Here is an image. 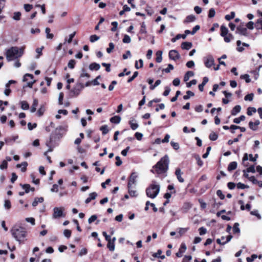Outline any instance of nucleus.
I'll return each instance as SVG.
<instances>
[{
  "label": "nucleus",
  "mask_w": 262,
  "mask_h": 262,
  "mask_svg": "<svg viewBox=\"0 0 262 262\" xmlns=\"http://www.w3.org/2000/svg\"><path fill=\"white\" fill-rule=\"evenodd\" d=\"M169 163V157L166 155L152 167V169L150 170V171L153 173H156L158 176L161 174L166 176V173L168 169Z\"/></svg>",
  "instance_id": "f257e3e1"
},
{
  "label": "nucleus",
  "mask_w": 262,
  "mask_h": 262,
  "mask_svg": "<svg viewBox=\"0 0 262 262\" xmlns=\"http://www.w3.org/2000/svg\"><path fill=\"white\" fill-rule=\"evenodd\" d=\"M25 47H12L7 49L5 55L8 61L15 60L21 57L24 54Z\"/></svg>",
  "instance_id": "f03ea898"
},
{
  "label": "nucleus",
  "mask_w": 262,
  "mask_h": 262,
  "mask_svg": "<svg viewBox=\"0 0 262 262\" xmlns=\"http://www.w3.org/2000/svg\"><path fill=\"white\" fill-rule=\"evenodd\" d=\"M10 232L13 237L19 243H23L26 240L27 231L24 228L14 226Z\"/></svg>",
  "instance_id": "7ed1b4c3"
},
{
  "label": "nucleus",
  "mask_w": 262,
  "mask_h": 262,
  "mask_svg": "<svg viewBox=\"0 0 262 262\" xmlns=\"http://www.w3.org/2000/svg\"><path fill=\"white\" fill-rule=\"evenodd\" d=\"M160 186L155 181H152L151 184L146 189V194L147 197L155 199L159 194Z\"/></svg>",
  "instance_id": "20e7f679"
},
{
  "label": "nucleus",
  "mask_w": 262,
  "mask_h": 262,
  "mask_svg": "<svg viewBox=\"0 0 262 262\" xmlns=\"http://www.w3.org/2000/svg\"><path fill=\"white\" fill-rule=\"evenodd\" d=\"M84 88V86L83 84L81 82H77L71 90V93L72 94L73 96L77 97L80 94Z\"/></svg>",
  "instance_id": "39448f33"
},
{
  "label": "nucleus",
  "mask_w": 262,
  "mask_h": 262,
  "mask_svg": "<svg viewBox=\"0 0 262 262\" xmlns=\"http://www.w3.org/2000/svg\"><path fill=\"white\" fill-rule=\"evenodd\" d=\"M64 208L63 207H54L53 208V213L52 217L54 219L64 217L65 214L63 213Z\"/></svg>",
  "instance_id": "423d86ee"
},
{
  "label": "nucleus",
  "mask_w": 262,
  "mask_h": 262,
  "mask_svg": "<svg viewBox=\"0 0 262 262\" xmlns=\"http://www.w3.org/2000/svg\"><path fill=\"white\" fill-rule=\"evenodd\" d=\"M34 76L32 74H26L23 78V80L24 81H28V80H30V81H29L27 83V86L32 88L33 84L35 82V80L33 79Z\"/></svg>",
  "instance_id": "0eeeda50"
},
{
  "label": "nucleus",
  "mask_w": 262,
  "mask_h": 262,
  "mask_svg": "<svg viewBox=\"0 0 262 262\" xmlns=\"http://www.w3.org/2000/svg\"><path fill=\"white\" fill-rule=\"evenodd\" d=\"M204 61L205 66L208 68H211L214 64V59L212 56L210 55L204 57Z\"/></svg>",
  "instance_id": "6e6552de"
},
{
  "label": "nucleus",
  "mask_w": 262,
  "mask_h": 262,
  "mask_svg": "<svg viewBox=\"0 0 262 262\" xmlns=\"http://www.w3.org/2000/svg\"><path fill=\"white\" fill-rule=\"evenodd\" d=\"M138 178V174L136 172H133L129 177V181L128 182V188H131L132 186L135 184L136 182V179Z\"/></svg>",
  "instance_id": "1a4fd4ad"
},
{
  "label": "nucleus",
  "mask_w": 262,
  "mask_h": 262,
  "mask_svg": "<svg viewBox=\"0 0 262 262\" xmlns=\"http://www.w3.org/2000/svg\"><path fill=\"white\" fill-rule=\"evenodd\" d=\"M169 57L170 59L176 61L180 58V55L177 50H172L169 52Z\"/></svg>",
  "instance_id": "9d476101"
},
{
  "label": "nucleus",
  "mask_w": 262,
  "mask_h": 262,
  "mask_svg": "<svg viewBox=\"0 0 262 262\" xmlns=\"http://www.w3.org/2000/svg\"><path fill=\"white\" fill-rule=\"evenodd\" d=\"M235 33L241 35H244L245 36H248L247 28L242 26H238L237 27Z\"/></svg>",
  "instance_id": "9b49d317"
},
{
  "label": "nucleus",
  "mask_w": 262,
  "mask_h": 262,
  "mask_svg": "<svg viewBox=\"0 0 262 262\" xmlns=\"http://www.w3.org/2000/svg\"><path fill=\"white\" fill-rule=\"evenodd\" d=\"M186 246L184 243H182L179 248V251L176 253L177 257H181L182 256L183 254L186 250Z\"/></svg>",
  "instance_id": "f8f14e48"
},
{
  "label": "nucleus",
  "mask_w": 262,
  "mask_h": 262,
  "mask_svg": "<svg viewBox=\"0 0 262 262\" xmlns=\"http://www.w3.org/2000/svg\"><path fill=\"white\" fill-rule=\"evenodd\" d=\"M183 174V172H182L181 170L179 168H177L176 169L175 174L177 176V179L180 183H183L184 182V179L182 177V174Z\"/></svg>",
  "instance_id": "ddd939ff"
},
{
  "label": "nucleus",
  "mask_w": 262,
  "mask_h": 262,
  "mask_svg": "<svg viewBox=\"0 0 262 262\" xmlns=\"http://www.w3.org/2000/svg\"><path fill=\"white\" fill-rule=\"evenodd\" d=\"M128 123H129L130 128L133 130H136L139 127V125L137 123V121L134 119H132L131 120H130L129 121Z\"/></svg>",
  "instance_id": "4468645a"
},
{
  "label": "nucleus",
  "mask_w": 262,
  "mask_h": 262,
  "mask_svg": "<svg viewBox=\"0 0 262 262\" xmlns=\"http://www.w3.org/2000/svg\"><path fill=\"white\" fill-rule=\"evenodd\" d=\"M249 181L253 184L257 185L259 187H262V181L257 180L254 176H251L250 178H249Z\"/></svg>",
  "instance_id": "2eb2a0df"
},
{
  "label": "nucleus",
  "mask_w": 262,
  "mask_h": 262,
  "mask_svg": "<svg viewBox=\"0 0 262 262\" xmlns=\"http://www.w3.org/2000/svg\"><path fill=\"white\" fill-rule=\"evenodd\" d=\"M97 196V193L95 192L91 193L89 194V197L85 200V203L88 204L91 202V201L95 200Z\"/></svg>",
  "instance_id": "dca6fc26"
},
{
  "label": "nucleus",
  "mask_w": 262,
  "mask_h": 262,
  "mask_svg": "<svg viewBox=\"0 0 262 262\" xmlns=\"http://www.w3.org/2000/svg\"><path fill=\"white\" fill-rule=\"evenodd\" d=\"M241 110V107L239 105L235 106L231 111V114L232 116L236 115Z\"/></svg>",
  "instance_id": "f3484780"
},
{
  "label": "nucleus",
  "mask_w": 262,
  "mask_h": 262,
  "mask_svg": "<svg viewBox=\"0 0 262 262\" xmlns=\"http://www.w3.org/2000/svg\"><path fill=\"white\" fill-rule=\"evenodd\" d=\"M100 66L99 64L96 62H93L89 66V69L92 71H98L100 69Z\"/></svg>",
  "instance_id": "a211bd4d"
},
{
  "label": "nucleus",
  "mask_w": 262,
  "mask_h": 262,
  "mask_svg": "<svg viewBox=\"0 0 262 262\" xmlns=\"http://www.w3.org/2000/svg\"><path fill=\"white\" fill-rule=\"evenodd\" d=\"M192 46V44L190 42H183L181 44V48L183 50H189L190 49Z\"/></svg>",
  "instance_id": "6ab92c4d"
},
{
  "label": "nucleus",
  "mask_w": 262,
  "mask_h": 262,
  "mask_svg": "<svg viewBox=\"0 0 262 262\" xmlns=\"http://www.w3.org/2000/svg\"><path fill=\"white\" fill-rule=\"evenodd\" d=\"M28 166V163L27 162H23L20 164H18L16 165L17 168L21 167V171L22 172H25L27 170V167Z\"/></svg>",
  "instance_id": "aec40b11"
},
{
  "label": "nucleus",
  "mask_w": 262,
  "mask_h": 262,
  "mask_svg": "<svg viewBox=\"0 0 262 262\" xmlns=\"http://www.w3.org/2000/svg\"><path fill=\"white\" fill-rule=\"evenodd\" d=\"M38 104V101L37 99H34L33 101L32 105L31 107L30 112L31 113H34L36 110V107Z\"/></svg>",
  "instance_id": "412c9836"
},
{
  "label": "nucleus",
  "mask_w": 262,
  "mask_h": 262,
  "mask_svg": "<svg viewBox=\"0 0 262 262\" xmlns=\"http://www.w3.org/2000/svg\"><path fill=\"white\" fill-rule=\"evenodd\" d=\"M208 78L207 77H204L203 79V82L201 84L199 85V89L201 92L204 90V85L208 82Z\"/></svg>",
  "instance_id": "4be33fe9"
},
{
  "label": "nucleus",
  "mask_w": 262,
  "mask_h": 262,
  "mask_svg": "<svg viewBox=\"0 0 262 262\" xmlns=\"http://www.w3.org/2000/svg\"><path fill=\"white\" fill-rule=\"evenodd\" d=\"M237 163L236 162H232L229 163L228 166V170L231 171L237 168Z\"/></svg>",
  "instance_id": "5701e85b"
},
{
  "label": "nucleus",
  "mask_w": 262,
  "mask_h": 262,
  "mask_svg": "<svg viewBox=\"0 0 262 262\" xmlns=\"http://www.w3.org/2000/svg\"><path fill=\"white\" fill-rule=\"evenodd\" d=\"M196 18L193 15H190L186 17L185 19L184 23H189L194 21L195 20Z\"/></svg>",
  "instance_id": "b1692460"
},
{
  "label": "nucleus",
  "mask_w": 262,
  "mask_h": 262,
  "mask_svg": "<svg viewBox=\"0 0 262 262\" xmlns=\"http://www.w3.org/2000/svg\"><path fill=\"white\" fill-rule=\"evenodd\" d=\"M46 108L44 105H42L37 112L36 115L38 117H41L43 115L45 112Z\"/></svg>",
  "instance_id": "393cba45"
},
{
  "label": "nucleus",
  "mask_w": 262,
  "mask_h": 262,
  "mask_svg": "<svg viewBox=\"0 0 262 262\" xmlns=\"http://www.w3.org/2000/svg\"><path fill=\"white\" fill-rule=\"evenodd\" d=\"M43 198L42 197H40V198H35L34 199V201L32 203V206L33 207H35L36 206L38 203H42L43 202Z\"/></svg>",
  "instance_id": "a878e982"
},
{
  "label": "nucleus",
  "mask_w": 262,
  "mask_h": 262,
  "mask_svg": "<svg viewBox=\"0 0 262 262\" xmlns=\"http://www.w3.org/2000/svg\"><path fill=\"white\" fill-rule=\"evenodd\" d=\"M221 35L223 37L228 35V28L224 26H222L221 27Z\"/></svg>",
  "instance_id": "bb28decb"
},
{
  "label": "nucleus",
  "mask_w": 262,
  "mask_h": 262,
  "mask_svg": "<svg viewBox=\"0 0 262 262\" xmlns=\"http://www.w3.org/2000/svg\"><path fill=\"white\" fill-rule=\"evenodd\" d=\"M120 121H121V118H120V117L118 116H114L110 119V121L112 123H113L115 124L119 123Z\"/></svg>",
  "instance_id": "cd10ccee"
},
{
  "label": "nucleus",
  "mask_w": 262,
  "mask_h": 262,
  "mask_svg": "<svg viewBox=\"0 0 262 262\" xmlns=\"http://www.w3.org/2000/svg\"><path fill=\"white\" fill-rule=\"evenodd\" d=\"M18 138V136H13L11 137H7L5 139V141L7 143H10L12 142H14Z\"/></svg>",
  "instance_id": "c85d7f7f"
},
{
  "label": "nucleus",
  "mask_w": 262,
  "mask_h": 262,
  "mask_svg": "<svg viewBox=\"0 0 262 262\" xmlns=\"http://www.w3.org/2000/svg\"><path fill=\"white\" fill-rule=\"evenodd\" d=\"M194 75V73L192 71H188L184 75V80L187 81L190 77H192Z\"/></svg>",
  "instance_id": "c756f323"
},
{
  "label": "nucleus",
  "mask_w": 262,
  "mask_h": 262,
  "mask_svg": "<svg viewBox=\"0 0 262 262\" xmlns=\"http://www.w3.org/2000/svg\"><path fill=\"white\" fill-rule=\"evenodd\" d=\"M21 108L24 110H27L29 108V105L26 101H20Z\"/></svg>",
  "instance_id": "7c9ffc66"
},
{
  "label": "nucleus",
  "mask_w": 262,
  "mask_h": 262,
  "mask_svg": "<svg viewBox=\"0 0 262 262\" xmlns=\"http://www.w3.org/2000/svg\"><path fill=\"white\" fill-rule=\"evenodd\" d=\"M162 52L161 51H158L156 53L157 57L156 58V61L158 63H160L162 61Z\"/></svg>",
  "instance_id": "2f4dec72"
},
{
  "label": "nucleus",
  "mask_w": 262,
  "mask_h": 262,
  "mask_svg": "<svg viewBox=\"0 0 262 262\" xmlns=\"http://www.w3.org/2000/svg\"><path fill=\"white\" fill-rule=\"evenodd\" d=\"M22 188L25 190V192L26 193H28L29 191H30V185L29 184H24V185H21ZM31 190L32 191H34V188H32L31 189Z\"/></svg>",
  "instance_id": "473e14b6"
},
{
  "label": "nucleus",
  "mask_w": 262,
  "mask_h": 262,
  "mask_svg": "<svg viewBox=\"0 0 262 262\" xmlns=\"http://www.w3.org/2000/svg\"><path fill=\"white\" fill-rule=\"evenodd\" d=\"M255 27L257 29L262 30V18H259L257 20L255 24Z\"/></svg>",
  "instance_id": "72a5a7b5"
},
{
  "label": "nucleus",
  "mask_w": 262,
  "mask_h": 262,
  "mask_svg": "<svg viewBox=\"0 0 262 262\" xmlns=\"http://www.w3.org/2000/svg\"><path fill=\"white\" fill-rule=\"evenodd\" d=\"M245 119V116L244 115H242L238 118H234L233 120V122L236 124H239L241 121H244Z\"/></svg>",
  "instance_id": "f704fd0d"
},
{
  "label": "nucleus",
  "mask_w": 262,
  "mask_h": 262,
  "mask_svg": "<svg viewBox=\"0 0 262 262\" xmlns=\"http://www.w3.org/2000/svg\"><path fill=\"white\" fill-rule=\"evenodd\" d=\"M233 232L234 233L239 234L240 233V229L239 228V224L238 223H236L234 224L233 227Z\"/></svg>",
  "instance_id": "c9c22d12"
},
{
  "label": "nucleus",
  "mask_w": 262,
  "mask_h": 262,
  "mask_svg": "<svg viewBox=\"0 0 262 262\" xmlns=\"http://www.w3.org/2000/svg\"><path fill=\"white\" fill-rule=\"evenodd\" d=\"M194 95V94L193 92L190 91H188L186 92V95L183 96V99L185 100H187L189 99L190 97L193 96Z\"/></svg>",
  "instance_id": "e433bc0d"
},
{
  "label": "nucleus",
  "mask_w": 262,
  "mask_h": 262,
  "mask_svg": "<svg viewBox=\"0 0 262 262\" xmlns=\"http://www.w3.org/2000/svg\"><path fill=\"white\" fill-rule=\"evenodd\" d=\"M90 77V75L89 74L86 73L84 70H82V73L80 75V79L82 80V79L83 78H86L89 79Z\"/></svg>",
  "instance_id": "4c0bfd02"
},
{
  "label": "nucleus",
  "mask_w": 262,
  "mask_h": 262,
  "mask_svg": "<svg viewBox=\"0 0 262 262\" xmlns=\"http://www.w3.org/2000/svg\"><path fill=\"white\" fill-rule=\"evenodd\" d=\"M50 29L49 28H46V36L47 38L48 39H52L53 38V34L52 33H50Z\"/></svg>",
  "instance_id": "58836bf2"
},
{
  "label": "nucleus",
  "mask_w": 262,
  "mask_h": 262,
  "mask_svg": "<svg viewBox=\"0 0 262 262\" xmlns=\"http://www.w3.org/2000/svg\"><path fill=\"white\" fill-rule=\"evenodd\" d=\"M256 112V110L255 107H249L247 109V115L248 116L252 115L253 113H255Z\"/></svg>",
  "instance_id": "ea45409f"
},
{
  "label": "nucleus",
  "mask_w": 262,
  "mask_h": 262,
  "mask_svg": "<svg viewBox=\"0 0 262 262\" xmlns=\"http://www.w3.org/2000/svg\"><path fill=\"white\" fill-rule=\"evenodd\" d=\"M76 62L74 59L70 60L68 64V67L71 69H74L76 64Z\"/></svg>",
  "instance_id": "a19ab883"
},
{
  "label": "nucleus",
  "mask_w": 262,
  "mask_h": 262,
  "mask_svg": "<svg viewBox=\"0 0 262 262\" xmlns=\"http://www.w3.org/2000/svg\"><path fill=\"white\" fill-rule=\"evenodd\" d=\"M107 247L111 251H114L115 250V244L111 241H108L107 244Z\"/></svg>",
  "instance_id": "79ce46f5"
},
{
  "label": "nucleus",
  "mask_w": 262,
  "mask_h": 262,
  "mask_svg": "<svg viewBox=\"0 0 262 262\" xmlns=\"http://www.w3.org/2000/svg\"><path fill=\"white\" fill-rule=\"evenodd\" d=\"M139 63H138V62L137 61H136L135 62V68L137 69L141 68L143 66V61L142 59H139Z\"/></svg>",
  "instance_id": "37998d69"
},
{
  "label": "nucleus",
  "mask_w": 262,
  "mask_h": 262,
  "mask_svg": "<svg viewBox=\"0 0 262 262\" xmlns=\"http://www.w3.org/2000/svg\"><path fill=\"white\" fill-rule=\"evenodd\" d=\"M233 38V36L232 34H229L225 36H224V39L225 42H229L231 39Z\"/></svg>",
  "instance_id": "c03bdc74"
},
{
  "label": "nucleus",
  "mask_w": 262,
  "mask_h": 262,
  "mask_svg": "<svg viewBox=\"0 0 262 262\" xmlns=\"http://www.w3.org/2000/svg\"><path fill=\"white\" fill-rule=\"evenodd\" d=\"M240 77L241 79H244L247 83H249L251 81L249 75L248 74L242 75H241Z\"/></svg>",
  "instance_id": "a18cd8bd"
},
{
  "label": "nucleus",
  "mask_w": 262,
  "mask_h": 262,
  "mask_svg": "<svg viewBox=\"0 0 262 262\" xmlns=\"http://www.w3.org/2000/svg\"><path fill=\"white\" fill-rule=\"evenodd\" d=\"M218 138V135L214 132L211 133L209 135V139L211 141H215Z\"/></svg>",
  "instance_id": "49530a36"
},
{
  "label": "nucleus",
  "mask_w": 262,
  "mask_h": 262,
  "mask_svg": "<svg viewBox=\"0 0 262 262\" xmlns=\"http://www.w3.org/2000/svg\"><path fill=\"white\" fill-rule=\"evenodd\" d=\"M181 37L185 39L186 38V35L178 34L175 37L171 39V41L172 42H174L177 40L179 39Z\"/></svg>",
  "instance_id": "de8ad7c7"
},
{
  "label": "nucleus",
  "mask_w": 262,
  "mask_h": 262,
  "mask_svg": "<svg viewBox=\"0 0 262 262\" xmlns=\"http://www.w3.org/2000/svg\"><path fill=\"white\" fill-rule=\"evenodd\" d=\"M235 17V13L234 12H231L230 14L226 15L225 16V19L227 20H230L233 19Z\"/></svg>",
  "instance_id": "09e8293b"
},
{
  "label": "nucleus",
  "mask_w": 262,
  "mask_h": 262,
  "mask_svg": "<svg viewBox=\"0 0 262 262\" xmlns=\"http://www.w3.org/2000/svg\"><path fill=\"white\" fill-rule=\"evenodd\" d=\"M122 41L125 43H130L131 41L130 37L128 35H125L123 38Z\"/></svg>",
  "instance_id": "8fccbe9b"
},
{
  "label": "nucleus",
  "mask_w": 262,
  "mask_h": 262,
  "mask_svg": "<svg viewBox=\"0 0 262 262\" xmlns=\"http://www.w3.org/2000/svg\"><path fill=\"white\" fill-rule=\"evenodd\" d=\"M254 95L253 93H251L249 94H248L245 96L244 99L246 101H251L253 99Z\"/></svg>",
  "instance_id": "3c124183"
},
{
  "label": "nucleus",
  "mask_w": 262,
  "mask_h": 262,
  "mask_svg": "<svg viewBox=\"0 0 262 262\" xmlns=\"http://www.w3.org/2000/svg\"><path fill=\"white\" fill-rule=\"evenodd\" d=\"M9 87H10V86L8 85V84H6L5 90L4 91V94L6 96H9L11 92V91Z\"/></svg>",
  "instance_id": "603ef678"
},
{
  "label": "nucleus",
  "mask_w": 262,
  "mask_h": 262,
  "mask_svg": "<svg viewBox=\"0 0 262 262\" xmlns=\"http://www.w3.org/2000/svg\"><path fill=\"white\" fill-rule=\"evenodd\" d=\"M140 32L142 34H144V33H146V25H145V23L143 22L142 24H141V29H140Z\"/></svg>",
  "instance_id": "864d4df0"
},
{
  "label": "nucleus",
  "mask_w": 262,
  "mask_h": 262,
  "mask_svg": "<svg viewBox=\"0 0 262 262\" xmlns=\"http://www.w3.org/2000/svg\"><path fill=\"white\" fill-rule=\"evenodd\" d=\"M215 11L214 8H211L209 10L208 13V17L212 18L213 17L215 16Z\"/></svg>",
  "instance_id": "5fc2aeb1"
},
{
  "label": "nucleus",
  "mask_w": 262,
  "mask_h": 262,
  "mask_svg": "<svg viewBox=\"0 0 262 262\" xmlns=\"http://www.w3.org/2000/svg\"><path fill=\"white\" fill-rule=\"evenodd\" d=\"M7 166H8V163H7V161L3 160L2 161L1 164L0 165V169H2V170L6 169L7 168Z\"/></svg>",
  "instance_id": "6e6d98bb"
},
{
  "label": "nucleus",
  "mask_w": 262,
  "mask_h": 262,
  "mask_svg": "<svg viewBox=\"0 0 262 262\" xmlns=\"http://www.w3.org/2000/svg\"><path fill=\"white\" fill-rule=\"evenodd\" d=\"M99 39V37L96 35H92L90 37V40L92 42H94Z\"/></svg>",
  "instance_id": "4d7b16f0"
},
{
  "label": "nucleus",
  "mask_w": 262,
  "mask_h": 262,
  "mask_svg": "<svg viewBox=\"0 0 262 262\" xmlns=\"http://www.w3.org/2000/svg\"><path fill=\"white\" fill-rule=\"evenodd\" d=\"M100 130L102 132V134L105 135L108 132L107 125H103L100 127Z\"/></svg>",
  "instance_id": "13d9d810"
},
{
  "label": "nucleus",
  "mask_w": 262,
  "mask_h": 262,
  "mask_svg": "<svg viewBox=\"0 0 262 262\" xmlns=\"http://www.w3.org/2000/svg\"><path fill=\"white\" fill-rule=\"evenodd\" d=\"M241 44H242V42L241 40L237 41V42H236V45L237 46V50L239 52L243 51L244 50V48L240 47Z\"/></svg>",
  "instance_id": "bf43d9fd"
},
{
  "label": "nucleus",
  "mask_w": 262,
  "mask_h": 262,
  "mask_svg": "<svg viewBox=\"0 0 262 262\" xmlns=\"http://www.w3.org/2000/svg\"><path fill=\"white\" fill-rule=\"evenodd\" d=\"M11 207V202L9 200H5L4 203V207L7 209H9Z\"/></svg>",
  "instance_id": "052dcab7"
},
{
  "label": "nucleus",
  "mask_w": 262,
  "mask_h": 262,
  "mask_svg": "<svg viewBox=\"0 0 262 262\" xmlns=\"http://www.w3.org/2000/svg\"><path fill=\"white\" fill-rule=\"evenodd\" d=\"M195 159L197 161V164L198 165L201 167L203 166V161L201 159L200 157L199 156L197 155L195 156Z\"/></svg>",
  "instance_id": "680f3d73"
},
{
  "label": "nucleus",
  "mask_w": 262,
  "mask_h": 262,
  "mask_svg": "<svg viewBox=\"0 0 262 262\" xmlns=\"http://www.w3.org/2000/svg\"><path fill=\"white\" fill-rule=\"evenodd\" d=\"M130 74V71H127V69H124L123 72H121V73H119L118 74V76L119 77H123L125 75H128Z\"/></svg>",
  "instance_id": "e2e57ef3"
},
{
  "label": "nucleus",
  "mask_w": 262,
  "mask_h": 262,
  "mask_svg": "<svg viewBox=\"0 0 262 262\" xmlns=\"http://www.w3.org/2000/svg\"><path fill=\"white\" fill-rule=\"evenodd\" d=\"M20 16H21V13L20 12H15L14 13L13 18L14 20H18L20 18Z\"/></svg>",
  "instance_id": "0e129e2a"
},
{
  "label": "nucleus",
  "mask_w": 262,
  "mask_h": 262,
  "mask_svg": "<svg viewBox=\"0 0 262 262\" xmlns=\"http://www.w3.org/2000/svg\"><path fill=\"white\" fill-rule=\"evenodd\" d=\"M114 49V45L113 42L109 43V47L106 49V51L108 53H111L113 50Z\"/></svg>",
  "instance_id": "69168bd1"
},
{
  "label": "nucleus",
  "mask_w": 262,
  "mask_h": 262,
  "mask_svg": "<svg viewBox=\"0 0 262 262\" xmlns=\"http://www.w3.org/2000/svg\"><path fill=\"white\" fill-rule=\"evenodd\" d=\"M196 83H197V81H196V80H195V79H193V80H191L190 82H187V83H186V86H187V88H190V87L191 86V85H195V84H196Z\"/></svg>",
  "instance_id": "338daca9"
},
{
  "label": "nucleus",
  "mask_w": 262,
  "mask_h": 262,
  "mask_svg": "<svg viewBox=\"0 0 262 262\" xmlns=\"http://www.w3.org/2000/svg\"><path fill=\"white\" fill-rule=\"evenodd\" d=\"M250 214L256 216L258 219H261L260 215L258 213V212L257 210H253L250 212Z\"/></svg>",
  "instance_id": "774afa93"
}]
</instances>
